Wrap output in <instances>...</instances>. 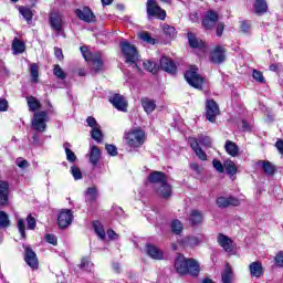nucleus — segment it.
I'll return each mask as SVG.
<instances>
[{
    "instance_id": "obj_1",
    "label": "nucleus",
    "mask_w": 283,
    "mask_h": 283,
    "mask_svg": "<svg viewBox=\"0 0 283 283\" xmlns=\"http://www.w3.org/2000/svg\"><path fill=\"white\" fill-rule=\"evenodd\" d=\"M175 270L179 275H191L198 277L200 275V264L196 259H187L185 254L178 253L175 259Z\"/></svg>"
},
{
    "instance_id": "obj_2",
    "label": "nucleus",
    "mask_w": 283,
    "mask_h": 283,
    "mask_svg": "<svg viewBox=\"0 0 283 283\" xmlns=\"http://www.w3.org/2000/svg\"><path fill=\"white\" fill-rule=\"evenodd\" d=\"M122 54L125 59V63L128 65H134L137 72H143V69L138 65V61H140V54L138 53V49L136 45L129 43V41L125 40L119 43Z\"/></svg>"
},
{
    "instance_id": "obj_3",
    "label": "nucleus",
    "mask_w": 283,
    "mask_h": 283,
    "mask_svg": "<svg viewBox=\"0 0 283 283\" xmlns=\"http://www.w3.org/2000/svg\"><path fill=\"white\" fill-rule=\"evenodd\" d=\"M80 51L82 52L84 61L91 63L94 74L105 72V62L103 61V54L101 52L92 53L87 46H81Z\"/></svg>"
},
{
    "instance_id": "obj_4",
    "label": "nucleus",
    "mask_w": 283,
    "mask_h": 283,
    "mask_svg": "<svg viewBox=\"0 0 283 283\" xmlns=\"http://www.w3.org/2000/svg\"><path fill=\"white\" fill-rule=\"evenodd\" d=\"M199 72V69L197 65H190L189 70H187L184 74L185 81L190 85V87H193V90H201L205 88V83H207V78L202 76Z\"/></svg>"
},
{
    "instance_id": "obj_5",
    "label": "nucleus",
    "mask_w": 283,
    "mask_h": 283,
    "mask_svg": "<svg viewBox=\"0 0 283 283\" xmlns=\"http://www.w3.org/2000/svg\"><path fill=\"white\" fill-rule=\"evenodd\" d=\"M126 145L132 149H139L145 145V140H147V135L140 127H136L125 133Z\"/></svg>"
},
{
    "instance_id": "obj_6",
    "label": "nucleus",
    "mask_w": 283,
    "mask_h": 283,
    "mask_svg": "<svg viewBox=\"0 0 283 283\" xmlns=\"http://www.w3.org/2000/svg\"><path fill=\"white\" fill-rule=\"evenodd\" d=\"M146 12L148 19H158L165 21L167 19V11L158 6L156 0H148L146 2Z\"/></svg>"
},
{
    "instance_id": "obj_7",
    "label": "nucleus",
    "mask_w": 283,
    "mask_h": 283,
    "mask_svg": "<svg viewBox=\"0 0 283 283\" xmlns=\"http://www.w3.org/2000/svg\"><path fill=\"white\" fill-rule=\"evenodd\" d=\"M31 125L35 132L43 134V132L48 129V112L41 111V112L34 113Z\"/></svg>"
},
{
    "instance_id": "obj_8",
    "label": "nucleus",
    "mask_w": 283,
    "mask_h": 283,
    "mask_svg": "<svg viewBox=\"0 0 283 283\" xmlns=\"http://www.w3.org/2000/svg\"><path fill=\"white\" fill-rule=\"evenodd\" d=\"M209 61L214 65H222L227 61V49L222 45H216L210 52Z\"/></svg>"
},
{
    "instance_id": "obj_9",
    "label": "nucleus",
    "mask_w": 283,
    "mask_h": 283,
    "mask_svg": "<svg viewBox=\"0 0 283 283\" xmlns=\"http://www.w3.org/2000/svg\"><path fill=\"white\" fill-rule=\"evenodd\" d=\"M217 116H220V106L216 99H207L206 101V119L209 123H216Z\"/></svg>"
},
{
    "instance_id": "obj_10",
    "label": "nucleus",
    "mask_w": 283,
    "mask_h": 283,
    "mask_svg": "<svg viewBox=\"0 0 283 283\" xmlns=\"http://www.w3.org/2000/svg\"><path fill=\"white\" fill-rule=\"evenodd\" d=\"M218 21H220V14L214 10H208L201 20V25L205 30H213Z\"/></svg>"
},
{
    "instance_id": "obj_11",
    "label": "nucleus",
    "mask_w": 283,
    "mask_h": 283,
    "mask_svg": "<svg viewBox=\"0 0 283 283\" xmlns=\"http://www.w3.org/2000/svg\"><path fill=\"white\" fill-rule=\"evenodd\" d=\"M74 220V212L70 209H62L57 214V227L60 229H67Z\"/></svg>"
},
{
    "instance_id": "obj_12",
    "label": "nucleus",
    "mask_w": 283,
    "mask_h": 283,
    "mask_svg": "<svg viewBox=\"0 0 283 283\" xmlns=\"http://www.w3.org/2000/svg\"><path fill=\"white\" fill-rule=\"evenodd\" d=\"M49 25L54 32H63V14L59 11L49 13Z\"/></svg>"
},
{
    "instance_id": "obj_13",
    "label": "nucleus",
    "mask_w": 283,
    "mask_h": 283,
    "mask_svg": "<svg viewBox=\"0 0 283 283\" xmlns=\"http://www.w3.org/2000/svg\"><path fill=\"white\" fill-rule=\"evenodd\" d=\"M159 66L164 72H167V74H170L171 76H176V74H178V66L169 56H161L159 60Z\"/></svg>"
},
{
    "instance_id": "obj_14",
    "label": "nucleus",
    "mask_w": 283,
    "mask_h": 283,
    "mask_svg": "<svg viewBox=\"0 0 283 283\" xmlns=\"http://www.w3.org/2000/svg\"><path fill=\"white\" fill-rule=\"evenodd\" d=\"M24 262L32 271H39V256L30 247L24 248Z\"/></svg>"
},
{
    "instance_id": "obj_15",
    "label": "nucleus",
    "mask_w": 283,
    "mask_h": 283,
    "mask_svg": "<svg viewBox=\"0 0 283 283\" xmlns=\"http://www.w3.org/2000/svg\"><path fill=\"white\" fill-rule=\"evenodd\" d=\"M75 15L80 21L84 23H96V15L90 7H83V9H75Z\"/></svg>"
},
{
    "instance_id": "obj_16",
    "label": "nucleus",
    "mask_w": 283,
    "mask_h": 283,
    "mask_svg": "<svg viewBox=\"0 0 283 283\" xmlns=\"http://www.w3.org/2000/svg\"><path fill=\"white\" fill-rule=\"evenodd\" d=\"M108 101L113 104V107H115V109H117L118 112H127L129 103L127 102V98L124 95L115 93L113 94V96L108 98Z\"/></svg>"
},
{
    "instance_id": "obj_17",
    "label": "nucleus",
    "mask_w": 283,
    "mask_h": 283,
    "mask_svg": "<svg viewBox=\"0 0 283 283\" xmlns=\"http://www.w3.org/2000/svg\"><path fill=\"white\" fill-rule=\"evenodd\" d=\"M10 205V184L0 179V209Z\"/></svg>"
},
{
    "instance_id": "obj_18",
    "label": "nucleus",
    "mask_w": 283,
    "mask_h": 283,
    "mask_svg": "<svg viewBox=\"0 0 283 283\" xmlns=\"http://www.w3.org/2000/svg\"><path fill=\"white\" fill-rule=\"evenodd\" d=\"M155 193H157L159 198H163V200H169V198L174 196V189L171 188V185H169V180L156 187Z\"/></svg>"
},
{
    "instance_id": "obj_19",
    "label": "nucleus",
    "mask_w": 283,
    "mask_h": 283,
    "mask_svg": "<svg viewBox=\"0 0 283 283\" xmlns=\"http://www.w3.org/2000/svg\"><path fill=\"white\" fill-rule=\"evenodd\" d=\"M217 242L219 247H221V249L226 251V253H233V239H231L224 233H218Z\"/></svg>"
},
{
    "instance_id": "obj_20",
    "label": "nucleus",
    "mask_w": 283,
    "mask_h": 283,
    "mask_svg": "<svg viewBox=\"0 0 283 283\" xmlns=\"http://www.w3.org/2000/svg\"><path fill=\"white\" fill-rule=\"evenodd\" d=\"M187 39H188V45L191 48V50L207 49V42L202 41L201 39H198V36H196V33L189 31L187 33Z\"/></svg>"
},
{
    "instance_id": "obj_21",
    "label": "nucleus",
    "mask_w": 283,
    "mask_h": 283,
    "mask_svg": "<svg viewBox=\"0 0 283 283\" xmlns=\"http://www.w3.org/2000/svg\"><path fill=\"white\" fill-rule=\"evenodd\" d=\"M169 180V177L167 176V172L154 170L148 175V182L150 185H164V182H167Z\"/></svg>"
},
{
    "instance_id": "obj_22",
    "label": "nucleus",
    "mask_w": 283,
    "mask_h": 283,
    "mask_svg": "<svg viewBox=\"0 0 283 283\" xmlns=\"http://www.w3.org/2000/svg\"><path fill=\"white\" fill-rule=\"evenodd\" d=\"M188 142L190 144V148L192 149V151H195L199 160H202V161L208 160L207 153L202 150V147H200V144L198 143V138L189 137Z\"/></svg>"
},
{
    "instance_id": "obj_23",
    "label": "nucleus",
    "mask_w": 283,
    "mask_h": 283,
    "mask_svg": "<svg viewBox=\"0 0 283 283\" xmlns=\"http://www.w3.org/2000/svg\"><path fill=\"white\" fill-rule=\"evenodd\" d=\"M202 220H205V214H202V211L198 209L190 211V216L188 218L190 227H200V224H202Z\"/></svg>"
},
{
    "instance_id": "obj_24",
    "label": "nucleus",
    "mask_w": 283,
    "mask_h": 283,
    "mask_svg": "<svg viewBox=\"0 0 283 283\" xmlns=\"http://www.w3.org/2000/svg\"><path fill=\"white\" fill-rule=\"evenodd\" d=\"M146 253L153 260H163V258H165V253L163 252V250L158 249V247L151 243H146Z\"/></svg>"
},
{
    "instance_id": "obj_25",
    "label": "nucleus",
    "mask_w": 283,
    "mask_h": 283,
    "mask_svg": "<svg viewBox=\"0 0 283 283\" xmlns=\"http://www.w3.org/2000/svg\"><path fill=\"white\" fill-rule=\"evenodd\" d=\"M253 10L256 17H264L269 12V3L266 0H254Z\"/></svg>"
},
{
    "instance_id": "obj_26",
    "label": "nucleus",
    "mask_w": 283,
    "mask_h": 283,
    "mask_svg": "<svg viewBox=\"0 0 283 283\" xmlns=\"http://www.w3.org/2000/svg\"><path fill=\"white\" fill-rule=\"evenodd\" d=\"M249 271L252 277H262L264 275V266H262V262L260 261L250 263Z\"/></svg>"
},
{
    "instance_id": "obj_27",
    "label": "nucleus",
    "mask_w": 283,
    "mask_h": 283,
    "mask_svg": "<svg viewBox=\"0 0 283 283\" xmlns=\"http://www.w3.org/2000/svg\"><path fill=\"white\" fill-rule=\"evenodd\" d=\"M101 161V148L98 146L94 145L91 148L90 155H88V163L93 165V167H96L98 163Z\"/></svg>"
},
{
    "instance_id": "obj_28",
    "label": "nucleus",
    "mask_w": 283,
    "mask_h": 283,
    "mask_svg": "<svg viewBox=\"0 0 283 283\" xmlns=\"http://www.w3.org/2000/svg\"><path fill=\"white\" fill-rule=\"evenodd\" d=\"M221 282L233 283V268H231V263L229 262L226 263L224 270L221 273Z\"/></svg>"
},
{
    "instance_id": "obj_29",
    "label": "nucleus",
    "mask_w": 283,
    "mask_h": 283,
    "mask_svg": "<svg viewBox=\"0 0 283 283\" xmlns=\"http://www.w3.org/2000/svg\"><path fill=\"white\" fill-rule=\"evenodd\" d=\"M142 107L144 108V112H146L148 115L154 114V112L156 111V102L149 97H143Z\"/></svg>"
},
{
    "instance_id": "obj_30",
    "label": "nucleus",
    "mask_w": 283,
    "mask_h": 283,
    "mask_svg": "<svg viewBox=\"0 0 283 283\" xmlns=\"http://www.w3.org/2000/svg\"><path fill=\"white\" fill-rule=\"evenodd\" d=\"M224 149L229 156H232V158H235L238 154H240V147H238V144L232 140H227L224 145Z\"/></svg>"
},
{
    "instance_id": "obj_31",
    "label": "nucleus",
    "mask_w": 283,
    "mask_h": 283,
    "mask_svg": "<svg viewBox=\"0 0 283 283\" xmlns=\"http://www.w3.org/2000/svg\"><path fill=\"white\" fill-rule=\"evenodd\" d=\"M27 105L30 112H39L42 107L41 102L32 95L27 96Z\"/></svg>"
},
{
    "instance_id": "obj_32",
    "label": "nucleus",
    "mask_w": 283,
    "mask_h": 283,
    "mask_svg": "<svg viewBox=\"0 0 283 283\" xmlns=\"http://www.w3.org/2000/svg\"><path fill=\"white\" fill-rule=\"evenodd\" d=\"M94 232L96 233V235L99 238V240H105L106 234H105V228H103V223H101V221L95 220L92 223Z\"/></svg>"
},
{
    "instance_id": "obj_33",
    "label": "nucleus",
    "mask_w": 283,
    "mask_h": 283,
    "mask_svg": "<svg viewBox=\"0 0 283 283\" xmlns=\"http://www.w3.org/2000/svg\"><path fill=\"white\" fill-rule=\"evenodd\" d=\"M262 167L265 176H275V171H277V167H275V165L269 160H263Z\"/></svg>"
},
{
    "instance_id": "obj_34",
    "label": "nucleus",
    "mask_w": 283,
    "mask_h": 283,
    "mask_svg": "<svg viewBox=\"0 0 283 283\" xmlns=\"http://www.w3.org/2000/svg\"><path fill=\"white\" fill-rule=\"evenodd\" d=\"M161 30H163L166 39H176V34L178 33L176 31V27L169 25L167 23H164L161 25Z\"/></svg>"
},
{
    "instance_id": "obj_35",
    "label": "nucleus",
    "mask_w": 283,
    "mask_h": 283,
    "mask_svg": "<svg viewBox=\"0 0 283 283\" xmlns=\"http://www.w3.org/2000/svg\"><path fill=\"white\" fill-rule=\"evenodd\" d=\"M13 54H23L25 52V43L20 39H14L12 42Z\"/></svg>"
},
{
    "instance_id": "obj_36",
    "label": "nucleus",
    "mask_w": 283,
    "mask_h": 283,
    "mask_svg": "<svg viewBox=\"0 0 283 283\" xmlns=\"http://www.w3.org/2000/svg\"><path fill=\"white\" fill-rule=\"evenodd\" d=\"M197 140L202 147H207L208 149H211L213 147V139H211L208 135L199 134L197 136Z\"/></svg>"
},
{
    "instance_id": "obj_37",
    "label": "nucleus",
    "mask_w": 283,
    "mask_h": 283,
    "mask_svg": "<svg viewBox=\"0 0 283 283\" xmlns=\"http://www.w3.org/2000/svg\"><path fill=\"white\" fill-rule=\"evenodd\" d=\"M11 224L8 212L0 210V229H10Z\"/></svg>"
},
{
    "instance_id": "obj_38",
    "label": "nucleus",
    "mask_w": 283,
    "mask_h": 283,
    "mask_svg": "<svg viewBox=\"0 0 283 283\" xmlns=\"http://www.w3.org/2000/svg\"><path fill=\"white\" fill-rule=\"evenodd\" d=\"M228 176H235L238 174V166H235V163L233 160H227L224 161V168Z\"/></svg>"
},
{
    "instance_id": "obj_39",
    "label": "nucleus",
    "mask_w": 283,
    "mask_h": 283,
    "mask_svg": "<svg viewBox=\"0 0 283 283\" xmlns=\"http://www.w3.org/2000/svg\"><path fill=\"white\" fill-rule=\"evenodd\" d=\"M19 12H20V14H22L23 19H25L27 23H32L34 13H32V10L30 8L20 7Z\"/></svg>"
},
{
    "instance_id": "obj_40",
    "label": "nucleus",
    "mask_w": 283,
    "mask_h": 283,
    "mask_svg": "<svg viewBox=\"0 0 283 283\" xmlns=\"http://www.w3.org/2000/svg\"><path fill=\"white\" fill-rule=\"evenodd\" d=\"M138 38L144 41V43H148L149 45H156V39L151 38V33L144 31L138 34Z\"/></svg>"
},
{
    "instance_id": "obj_41",
    "label": "nucleus",
    "mask_w": 283,
    "mask_h": 283,
    "mask_svg": "<svg viewBox=\"0 0 283 283\" xmlns=\"http://www.w3.org/2000/svg\"><path fill=\"white\" fill-rule=\"evenodd\" d=\"M31 83H39V64L32 63L30 66Z\"/></svg>"
},
{
    "instance_id": "obj_42",
    "label": "nucleus",
    "mask_w": 283,
    "mask_h": 283,
    "mask_svg": "<svg viewBox=\"0 0 283 283\" xmlns=\"http://www.w3.org/2000/svg\"><path fill=\"white\" fill-rule=\"evenodd\" d=\"M64 151L66 154V160L69 163H76V154H74V151H72V149H70L71 145L70 143H64Z\"/></svg>"
},
{
    "instance_id": "obj_43",
    "label": "nucleus",
    "mask_w": 283,
    "mask_h": 283,
    "mask_svg": "<svg viewBox=\"0 0 283 283\" xmlns=\"http://www.w3.org/2000/svg\"><path fill=\"white\" fill-rule=\"evenodd\" d=\"M86 196L88 197V202H96L98 198V190L96 187H88L86 189Z\"/></svg>"
},
{
    "instance_id": "obj_44",
    "label": "nucleus",
    "mask_w": 283,
    "mask_h": 283,
    "mask_svg": "<svg viewBox=\"0 0 283 283\" xmlns=\"http://www.w3.org/2000/svg\"><path fill=\"white\" fill-rule=\"evenodd\" d=\"M91 138L96 143H103V130L97 126L96 128H92Z\"/></svg>"
},
{
    "instance_id": "obj_45",
    "label": "nucleus",
    "mask_w": 283,
    "mask_h": 283,
    "mask_svg": "<svg viewBox=\"0 0 283 283\" xmlns=\"http://www.w3.org/2000/svg\"><path fill=\"white\" fill-rule=\"evenodd\" d=\"M53 74L54 76H56V78H60V81H65V78H67V74H65V71H63V69L59 64L54 65Z\"/></svg>"
},
{
    "instance_id": "obj_46",
    "label": "nucleus",
    "mask_w": 283,
    "mask_h": 283,
    "mask_svg": "<svg viewBox=\"0 0 283 283\" xmlns=\"http://www.w3.org/2000/svg\"><path fill=\"white\" fill-rule=\"evenodd\" d=\"M144 70L150 72L151 74H158V65L151 61H146L143 63Z\"/></svg>"
},
{
    "instance_id": "obj_47",
    "label": "nucleus",
    "mask_w": 283,
    "mask_h": 283,
    "mask_svg": "<svg viewBox=\"0 0 283 283\" xmlns=\"http://www.w3.org/2000/svg\"><path fill=\"white\" fill-rule=\"evenodd\" d=\"M171 231L175 233V235H180V233H182V222H180L178 219L172 220Z\"/></svg>"
},
{
    "instance_id": "obj_48",
    "label": "nucleus",
    "mask_w": 283,
    "mask_h": 283,
    "mask_svg": "<svg viewBox=\"0 0 283 283\" xmlns=\"http://www.w3.org/2000/svg\"><path fill=\"white\" fill-rule=\"evenodd\" d=\"M18 231L22 240L28 239V234H25V221L23 219H18Z\"/></svg>"
},
{
    "instance_id": "obj_49",
    "label": "nucleus",
    "mask_w": 283,
    "mask_h": 283,
    "mask_svg": "<svg viewBox=\"0 0 283 283\" xmlns=\"http://www.w3.org/2000/svg\"><path fill=\"white\" fill-rule=\"evenodd\" d=\"M184 244L186 247H198V244H200V240L198 237H187L184 239Z\"/></svg>"
},
{
    "instance_id": "obj_50",
    "label": "nucleus",
    "mask_w": 283,
    "mask_h": 283,
    "mask_svg": "<svg viewBox=\"0 0 283 283\" xmlns=\"http://www.w3.org/2000/svg\"><path fill=\"white\" fill-rule=\"evenodd\" d=\"M252 77L254 78V81H256V83H266V80L264 78V74L262 73V71H258L254 69L252 71Z\"/></svg>"
},
{
    "instance_id": "obj_51",
    "label": "nucleus",
    "mask_w": 283,
    "mask_h": 283,
    "mask_svg": "<svg viewBox=\"0 0 283 283\" xmlns=\"http://www.w3.org/2000/svg\"><path fill=\"white\" fill-rule=\"evenodd\" d=\"M71 174L74 180H83V172L81 171V168H78V166H72Z\"/></svg>"
},
{
    "instance_id": "obj_52",
    "label": "nucleus",
    "mask_w": 283,
    "mask_h": 283,
    "mask_svg": "<svg viewBox=\"0 0 283 283\" xmlns=\"http://www.w3.org/2000/svg\"><path fill=\"white\" fill-rule=\"evenodd\" d=\"M44 240L45 242H48V244H52L53 247H56L59 244V238H56V235L52 233H46L44 235Z\"/></svg>"
},
{
    "instance_id": "obj_53",
    "label": "nucleus",
    "mask_w": 283,
    "mask_h": 283,
    "mask_svg": "<svg viewBox=\"0 0 283 283\" xmlns=\"http://www.w3.org/2000/svg\"><path fill=\"white\" fill-rule=\"evenodd\" d=\"M27 224L30 231H34L36 229V219L32 214H28Z\"/></svg>"
},
{
    "instance_id": "obj_54",
    "label": "nucleus",
    "mask_w": 283,
    "mask_h": 283,
    "mask_svg": "<svg viewBox=\"0 0 283 283\" xmlns=\"http://www.w3.org/2000/svg\"><path fill=\"white\" fill-rule=\"evenodd\" d=\"M217 207H219L220 209H227V207H229V197L217 198Z\"/></svg>"
},
{
    "instance_id": "obj_55",
    "label": "nucleus",
    "mask_w": 283,
    "mask_h": 283,
    "mask_svg": "<svg viewBox=\"0 0 283 283\" xmlns=\"http://www.w3.org/2000/svg\"><path fill=\"white\" fill-rule=\"evenodd\" d=\"M105 149L108 156H112V157L118 156V148H116V146H114L113 144H106Z\"/></svg>"
},
{
    "instance_id": "obj_56",
    "label": "nucleus",
    "mask_w": 283,
    "mask_h": 283,
    "mask_svg": "<svg viewBox=\"0 0 283 283\" xmlns=\"http://www.w3.org/2000/svg\"><path fill=\"white\" fill-rule=\"evenodd\" d=\"M274 264L279 266V269H283V251H279L274 256Z\"/></svg>"
},
{
    "instance_id": "obj_57",
    "label": "nucleus",
    "mask_w": 283,
    "mask_h": 283,
    "mask_svg": "<svg viewBox=\"0 0 283 283\" xmlns=\"http://www.w3.org/2000/svg\"><path fill=\"white\" fill-rule=\"evenodd\" d=\"M212 167L218 171V174H224V165H222V161L213 159Z\"/></svg>"
},
{
    "instance_id": "obj_58",
    "label": "nucleus",
    "mask_w": 283,
    "mask_h": 283,
    "mask_svg": "<svg viewBox=\"0 0 283 283\" xmlns=\"http://www.w3.org/2000/svg\"><path fill=\"white\" fill-rule=\"evenodd\" d=\"M240 30L243 34H248L249 30H251V22L247 20L240 21Z\"/></svg>"
},
{
    "instance_id": "obj_59",
    "label": "nucleus",
    "mask_w": 283,
    "mask_h": 283,
    "mask_svg": "<svg viewBox=\"0 0 283 283\" xmlns=\"http://www.w3.org/2000/svg\"><path fill=\"white\" fill-rule=\"evenodd\" d=\"M216 34H217L218 39H222V34H224V22L217 23Z\"/></svg>"
},
{
    "instance_id": "obj_60",
    "label": "nucleus",
    "mask_w": 283,
    "mask_h": 283,
    "mask_svg": "<svg viewBox=\"0 0 283 283\" xmlns=\"http://www.w3.org/2000/svg\"><path fill=\"white\" fill-rule=\"evenodd\" d=\"M86 123L88 127H92V129H96V127H98V122H96V118H94V116H88L86 118Z\"/></svg>"
},
{
    "instance_id": "obj_61",
    "label": "nucleus",
    "mask_w": 283,
    "mask_h": 283,
    "mask_svg": "<svg viewBox=\"0 0 283 283\" xmlns=\"http://www.w3.org/2000/svg\"><path fill=\"white\" fill-rule=\"evenodd\" d=\"M87 266H90V258L83 256L81 259V263L78 264V269L83 270V269H87Z\"/></svg>"
},
{
    "instance_id": "obj_62",
    "label": "nucleus",
    "mask_w": 283,
    "mask_h": 283,
    "mask_svg": "<svg viewBox=\"0 0 283 283\" xmlns=\"http://www.w3.org/2000/svg\"><path fill=\"white\" fill-rule=\"evenodd\" d=\"M54 54H55V57L59 60V61H63V59H65V56L63 55V49L59 48V46H55L54 48Z\"/></svg>"
},
{
    "instance_id": "obj_63",
    "label": "nucleus",
    "mask_w": 283,
    "mask_h": 283,
    "mask_svg": "<svg viewBox=\"0 0 283 283\" xmlns=\"http://www.w3.org/2000/svg\"><path fill=\"white\" fill-rule=\"evenodd\" d=\"M229 207H240V199L235 197H228Z\"/></svg>"
},
{
    "instance_id": "obj_64",
    "label": "nucleus",
    "mask_w": 283,
    "mask_h": 283,
    "mask_svg": "<svg viewBox=\"0 0 283 283\" xmlns=\"http://www.w3.org/2000/svg\"><path fill=\"white\" fill-rule=\"evenodd\" d=\"M0 112H8V99L0 98Z\"/></svg>"
}]
</instances>
